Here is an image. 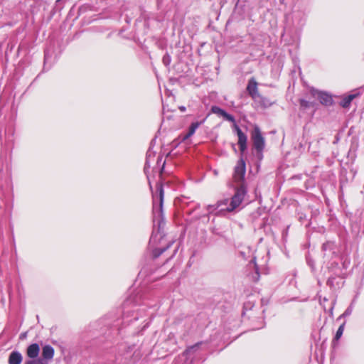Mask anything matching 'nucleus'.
Returning a JSON list of instances; mask_svg holds the SVG:
<instances>
[{"label": "nucleus", "instance_id": "15", "mask_svg": "<svg viewBox=\"0 0 364 364\" xmlns=\"http://www.w3.org/2000/svg\"><path fill=\"white\" fill-rule=\"evenodd\" d=\"M210 112L216 114L219 116L223 117L225 120L229 121L232 123H235V119L233 115L228 113L225 109L220 108L218 106L213 105L211 107Z\"/></svg>", "mask_w": 364, "mask_h": 364}, {"label": "nucleus", "instance_id": "37", "mask_svg": "<svg viewBox=\"0 0 364 364\" xmlns=\"http://www.w3.org/2000/svg\"><path fill=\"white\" fill-rule=\"evenodd\" d=\"M26 337V333H22L21 335H20V338L21 339H23Z\"/></svg>", "mask_w": 364, "mask_h": 364}, {"label": "nucleus", "instance_id": "17", "mask_svg": "<svg viewBox=\"0 0 364 364\" xmlns=\"http://www.w3.org/2000/svg\"><path fill=\"white\" fill-rule=\"evenodd\" d=\"M247 91L253 100H257V97L259 95L258 93L257 82L254 77L249 80Z\"/></svg>", "mask_w": 364, "mask_h": 364}, {"label": "nucleus", "instance_id": "39", "mask_svg": "<svg viewBox=\"0 0 364 364\" xmlns=\"http://www.w3.org/2000/svg\"><path fill=\"white\" fill-rule=\"evenodd\" d=\"M327 163L330 166L332 164V161L331 160H327Z\"/></svg>", "mask_w": 364, "mask_h": 364}, {"label": "nucleus", "instance_id": "9", "mask_svg": "<svg viewBox=\"0 0 364 364\" xmlns=\"http://www.w3.org/2000/svg\"><path fill=\"white\" fill-rule=\"evenodd\" d=\"M309 92L313 97L317 98L319 102L324 106H331L333 103L332 95L327 92L311 87Z\"/></svg>", "mask_w": 364, "mask_h": 364}, {"label": "nucleus", "instance_id": "18", "mask_svg": "<svg viewBox=\"0 0 364 364\" xmlns=\"http://www.w3.org/2000/svg\"><path fill=\"white\" fill-rule=\"evenodd\" d=\"M40 346L38 343H32L28 346L26 350L27 356L30 360L37 359L39 355Z\"/></svg>", "mask_w": 364, "mask_h": 364}, {"label": "nucleus", "instance_id": "25", "mask_svg": "<svg viewBox=\"0 0 364 364\" xmlns=\"http://www.w3.org/2000/svg\"><path fill=\"white\" fill-rule=\"evenodd\" d=\"M257 99H258V102L260 104V105L264 108L269 107L272 105V102L268 99L267 97H265L261 95H259Z\"/></svg>", "mask_w": 364, "mask_h": 364}, {"label": "nucleus", "instance_id": "38", "mask_svg": "<svg viewBox=\"0 0 364 364\" xmlns=\"http://www.w3.org/2000/svg\"><path fill=\"white\" fill-rule=\"evenodd\" d=\"M177 251H178V248L175 249V250H174V252H173V255H171V257L169 259L172 258V257L176 255V253L177 252Z\"/></svg>", "mask_w": 364, "mask_h": 364}, {"label": "nucleus", "instance_id": "7", "mask_svg": "<svg viewBox=\"0 0 364 364\" xmlns=\"http://www.w3.org/2000/svg\"><path fill=\"white\" fill-rule=\"evenodd\" d=\"M247 187L244 183H241L238 187L235 188V194L231 198L230 201L229 207L228 210L229 211H233L243 201L245 196L247 195Z\"/></svg>", "mask_w": 364, "mask_h": 364}, {"label": "nucleus", "instance_id": "16", "mask_svg": "<svg viewBox=\"0 0 364 364\" xmlns=\"http://www.w3.org/2000/svg\"><path fill=\"white\" fill-rule=\"evenodd\" d=\"M343 279H340V277H336V275H333V274H330V276L328 277L326 284L328 287H329L331 289H341L344 282L342 281Z\"/></svg>", "mask_w": 364, "mask_h": 364}, {"label": "nucleus", "instance_id": "12", "mask_svg": "<svg viewBox=\"0 0 364 364\" xmlns=\"http://www.w3.org/2000/svg\"><path fill=\"white\" fill-rule=\"evenodd\" d=\"M201 343V342H198L188 347L179 357V359L184 360L186 364H192L193 360L198 356L197 351Z\"/></svg>", "mask_w": 364, "mask_h": 364}, {"label": "nucleus", "instance_id": "27", "mask_svg": "<svg viewBox=\"0 0 364 364\" xmlns=\"http://www.w3.org/2000/svg\"><path fill=\"white\" fill-rule=\"evenodd\" d=\"M353 310V304L351 303L350 304V306L345 310V311L341 316H339V317L337 318V320H340L342 318H346L347 316H349L350 315H351Z\"/></svg>", "mask_w": 364, "mask_h": 364}, {"label": "nucleus", "instance_id": "41", "mask_svg": "<svg viewBox=\"0 0 364 364\" xmlns=\"http://www.w3.org/2000/svg\"><path fill=\"white\" fill-rule=\"evenodd\" d=\"M333 306L331 307V309H330V311H331V314H332V312H333Z\"/></svg>", "mask_w": 364, "mask_h": 364}, {"label": "nucleus", "instance_id": "20", "mask_svg": "<svg viewBox=\"0 0 364 364\" xmlns=\"http://www.w3.org/2000/svg\"><path fill=\"white\" fill-rule=\"evenodd\" d=\"M360 95V92L355 91L354 93L343 97L341 99V102H339V105L343 108H347L350 106L352 100L355 99L356 97L359 96Z\"/></svg>", "mask_w": 364, "mask_h": 364}, {"label": "nucleus", "instance_id": "4", "mask_svg": "<svg viewBox=\"0 0 364 364\" xmlns=\"http://www.w3.org/2000/svg\"><path fill=\"white\" fill-rule=\"evenodd\" d=\"M188 199L189 198L186 196H181L179 198L184 214L190 216L192 215L194 220H200L203 217H205V215L196 213V211L200 208V205L194 201H189Z\"/></svg>", "mask_w": 364, "mask_h": 364}, {"label": "nucleus", "instance_id": "36", "mask_svg": "<svg viewBox=\"0 0 364 364\" xmlns=\"http://www.w3.org/2000/svg\"><path fill=\"white\" fill-rule=\"evenodd\" d=\"M178 109H180V111H181V112H186V107H185V106H180V107H178Z\"/></svg>", "mask_w": 364, "mask_h": 364}, {"label": "nucleus", "instance_id": "22", "mask_svg": "<svg viewBox=\"0 0 364 364\" xmlns=\"http://www.w3.org/2000/svg\"><path fill=\"white\" fill-rule=\"evenodd\" d=\"M23 356L21 353L18 350H14L9 356L8 363L9 364H21Z\"/></svg>", "mask_w": 364, "mask_h": 364}, {"label": "nucleus", "instance_id": "3", "mask_svg": "<svg viewBox=\"0 0 364 364\" xmlns=\"http://www.w3.org/2000/svg\"><path fill=\"white\" fill-rule=\"evenodd\" d=\"M350 264L348 256L342 255L327 262L326 267L329 274H333L344 279L347 277V269Z\"/></svg>", "mask_w": 364, "mask_h": 364}, {"label": "nucleus", "instance_id": "23", "mask_svg": "<svg viewBox=\"0 0 364 364\" xmlns=\"http://www.w3.org/2000/svg\"><path fill=\"white\" fill-rule=\"evenodd\" d=\"M54 356V348L50 345H46L42 350V359L44 360H51Z\"/></svg>", "mask_w": 364, "mask_h": 364}, {"label": "nucleus", "instance_id": "10", "mask_svg": "<svg viewBox=\"0 0 364 364\" xmlns=\"http://www.w3.org/2000/svg\"><path fill=\"white\" fill-rule=\"evenodd\" d=\"M233 132L237 135V144L240 147V155L243 156L244 152L247 149V136L242 131L240 127L237 124L236 121L232 123V126Z\"/></svg>", "mask_w": 364, "mask_h": 364}, {"label": "nucleus", "instance_id": "5", "mask_svg": "<svg viewBox=\"0 0 364 364\" xmlns=\"http://www.w3.org/2000/svg\"><path fill=\"white\" fill-rule=\"evenodd\" d=\"M350 231L353 237L364 235V211H359L350 218Z\"/></svg>", "mask_w": 364, "mask_h": 364}, {"label": "nucleus", "instance_id": "6", "mask_svg": "<svg viewBox=\"0 0 364 364\" xmlns=\"http://www.w3.org/2000/svg\"><path fill=\"white\" fill-rule=\"evenodd\" d=\"M229 204L230 200L228 198H224L218 200L215 204L208 205L206 206L208 214L204 215L208 216V215H215L216 216H223L226 213L230 212L228 210V208H230Z\"/></svg>", "mask_w": 364, "mask_h": 364}, {"label": "nucleus", "instance_id": "28", "mask_svg": "<svg viewBox=\"0 0 364 364\" xmlns=\"http://www.w3.org/2000/svg\"><path fill=\"white\" fill-rule=\"evenodd\" d=\"M24 364H48V361L44 360L42 358H37L33 360H28L25 362Z\"/></svg>", "mask_w": 364, "mask_h": 364}, {"label": "nucleus", "instance_id": "32", "mask_svg": "<svg viewBox=\"0 0 364 364\" xmlns=\"http://www.w3.org/2000/svg\"><path fill=\"white\" fill-rule=\"evenodd\" d=\"M263 151L264 150L255 151H256V157L259 161H262L263 159Z\"/></svg>", "mask_w": 364, "mask_h": 364}, {"label": "nucleus", "instance_id": "19", "mask_svg": "<svg viewBox=\"0 0 364 364\" xmlns=\"http://www.w3.org/2000/svg\"><path fill=\"white\" fill-rule=\"evenodd\" d=\"M255 306V301H252L251 298H249V299L244 303L243 305V310L242 315V316H245L248 311H250V314L247 315L248 318H251L254 316V310L253 308Z\"/></svg>", "mask_w": 364, "mask_h": 364}, {"label": "nucleus", "instance_id": "11", "mask_svg": "<svg viewBox=\"0 0 364 364\" xmlns=\"http://www.w3.org/2000/svg\"><path fill=\"white\" fill-rule=\"evenodd\" d=\"M251 138L255 151H260L264 149L265 140L262 134L260 129L257 126L255 127L252 132Z\"/></svg>", "mask_w": 364, "mask_h": 364}, {"label": "nucleus", "instance_id": "8", "mask_svg": "<svg viewBox=\"0 0 364 364\" xmlns=\"http://www.w3.org/2000/svg\"><path fill=\"white\" fill-rule=\"evenodd\" d=\"M321 250L323 255V257L326 260L329 261L341 256L338 245L336 242L332 240L323 242L321 246Z\"/></svg>", "mask_w": 364, "mask_h": 364}, {"label": "nucleus", "instance_id": "14", "mask_svg": "<svg viewBox=\"0 0 364 364\" xmlns=\"http://www.w3.org/2000/svg\"><path fill=\"white\" fill-rule=\"evenodd\" d=\"M210 113H208L207 115L202 117L201 119L196 120L195 122H193L188 127V132L183 136V140L188 139V138L192 136L195 134L197 129L200 125H202L205 123V122L206 121L207 118L210 116Z\"/></svg>", "mask_w": 364, "mask_h": 364}, {"label": "nucleus", "instance_id": "13", "mask_svg": "<svg viewBox=\"0 0 364 364\" xmlns=\"http://www.w3.org/2000/svg\"><path fill=\"white\" fill-rule=\"evenodd\" d=\"M246 173V164L243 159V156H240V159L237 161L234 170V179L237 182H242L244 183L245 176Z\"/></svg>", "mask_w": 364, "mask_h": 364}, {"label": "nucleus", "instance_id": "30", "mask_svg": "<svg viewBox=\"0 0 364 364\" xmlns=\"http://www.w3.org/2000/svg\"><path fill=\"white\" fill-rule=\"evenodd\" d=\"M306 262H307V264L311 267V271L315 272L316 271L315 262L309 255L306 256Z\"/></svg>", "mask_w": 364, "mask_h": 364}, {"label": "nucleus", "instance_id": "35", "mask_svg": "<svg viewBox=\"0 0 364 364\" xmlns=\"http://www.w3.org/2000/svg\"><path fill=\"white\" fill-rule=\"evenodd\" d=\"M288 228H289V227H287L286 229H284L282 232V237L284 240H286V237H287Z\"/></svg>", "mask_w": 364, "mask_h": 364}, {"label": "nucleus", "instance_id": "34", "mask_svg": "<svg viewBox=\"0 0 364 364\" xmlns=\"http://www.w3.org/2000/svg\"><path fill=\"white\" fill-rule=\"evenodd\" d=\"M255 274H256V277L254 278V279H255V281H257L259 278V269L256 264H255Z\"/></svg>", "mask_w": 364, "mask_h": 364}, {"label": "nucleus", "instance_id": "21", "mask_svg": "<svg viewBox=\"0 0 364 364\" xmlns=\"http://www.w3.org/2000/svg\"><path fill=\"white\" fill-rule=\"evenodd\" d=\"M299 105L300 108L303 110L312 109V114H314L317 109L318 104L316 102H310L304 99H300Z\"/></svg>", "mask_w": 364, "mask_h": 364}, {"label": "nucleus", "instance_id": "31", "mask_svg": "<svg viewBox=\"0 0 364 364\" xmlns=\"http://www.w3.org/2000/svg\"><path fill=\"white\" fill-rule=\"evenodd\" d=\"M51 58V55H49L48 52L47 50H45L44 53V65L43 69L45 70L46 68L47 64L48 63V61Z\"/></svg>", "mask_w": 364, "mask_h": 364}, {"label": "nucleus", "instance_id": "24", "mask_svg": "<svg viewBox=\"0 0 364 364\" xmlns=\"http://www.w3.org/2000/svg\"><path fill=\"white\" fill-rule=\"evenodd\" d=\"M173 242H169L165 247L161 248H156L152 251L153 259H156L161 256L165 251H166L172 245Z\"/></svg>", "mask_w": 364, "mask_h": 364}, {"label": "nucleus", "instance_id": "29", "mask_svg": "<svg viewBox=\"0 0 364 364\" xmlns=\"http://www.w3.org/2000/svg\"><path fill=\"white\" fill-rule=\"evenodd\" d=\"M162 63L166 67L170 65L171 63V57L168 53H166L163 56Z\"/></svg>", "mask_w": 364, "mask_h": 364}, {"label": "nucleus", "instance_id": "2", "mask_svg": "<svg viewBox=\"0 0 364 364\" xmlns=\"http://www.w3.org/2000/svg\"><path fill=\"white\" fill-rule=\"evenodd\" d=\"M150 293L141 294L140 291L130 295L123 303L124 322L129 324L133 321H137L143 316L146 307L154 306L155 303L150 299Z\"/></svg>", "mask_w": 364, "mask_h": 364}, {"label": "nucleus", "instance_id": "40", "mask_svg": "<svg viewBox=\"0 0 364 364\" xmlns=\"http://www.w3.org/2000/svg\"><path fill=\"white\" fill-rule=\"evenodd\" d=\"M232 148H233V149H234V151H237V149H236V148H235V144H232Z\"/></svg>", "mask_w": 364, "mask_h": 364}, {"label": "nucleus", "instance_id": "1", "mask_svg": "<svg viewBox=\"0 0 364 364\" xmlns=\"http://www.w3.org/2000/svg\"><path fill=\"white\" fill-rule=\"evenodd\" d=\"M156 153L149 149L146 153V162L144 168L149 188L152 195L153 232L150 242L161 240L165 235L164 229L165 220L164 217L163 205L164 198V186L161 182V175L164 170L166 161L162 156H159L156 159Z\"/></svg>", "mask_w": 364, "mask_h": 364}, {"label": "nucleus", "instance_id": "26", "mask_svg": "<svg viewBox=\"0 0 364 364\" xmlns=\"http://www.w3.org/2000/svg\"><path fill=\"white\" fill-rule=\"evenodd\" d=\"M346 321H343L341 325L340 326L338 327L336 333V335L333 338V342L334 341H338L342 336L343 333V331H344V328H345V326H346Z\"/></svg>", "mask_w": 364, "mask_h": 364}, {"label": "nucleus", "instance_id": "33", "mask_svg": "<svg viewBox=\"0 0 364 364\" xmlns=\"http://www.w3.org/2000/svg\"><path fill=\"white\" fill-rule=\"evenodd\" d=\"M63 0H56L55 4V7L61 10L63 8V5H61V3Z\"/></svg>", "mask_w": 364, "mask_h": 364}]
</instances>
